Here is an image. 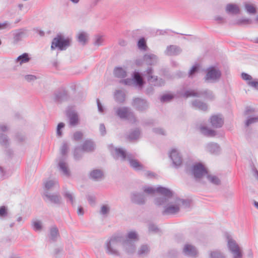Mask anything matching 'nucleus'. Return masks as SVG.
Instances as JSON below:
<instances>
[{"mask_svg":"<svg viewBox=\"0 0 258 258\" xmlns=\"http://www.w3.org/2000/svg\"><path fill=\"white\" fill-rule=\"evenodd\" d=\"M173 194L170 197H158L155 200V204L158 206H163V215H173L179 212L180 207L186 201L179 198L172 199Z\"/></svg>","mask_w":258,"mask_h":258,"instance_id":"obj_1","label":"nucleus"},{"mask_svg":"<svg viewBox=\"0 0 258 258\" xmlns=\"http://www.w3.org/2000/svg\"><path fill=\"white\" fill-rule=\"evenodd\" d=\"M110 152L112 154H115L116 158L120 157L122 160L128 161L131 167L136 170H142L144 169V166L136 159L135 155L128 153L126 154L124 151L120 148H114L112 145L109 147Z\"/></svg>","mask_w":258,"mask_h":258,"instance_id":"obj_2","label":"nucleus"},{"mask_svg":"<svg viewBox=\"0 0 258 258\" xmlns=\"http://www.w3.org/2000/svg\"><path fill=\"white\" fill-rule=\"evenodd\" d=\"M123 239L121 236L115 235L112 236L105 244L106 252L109 254L118 255L119 254V247L122 244Z\"/></svg>","mask_w":258,"mask_h":258,"instance_id":"obj_3","label":"nucleus"},{"mask_svg":"<svg viewBox=\"0 0 258 258\" xmlns=\"http://www.w3.org/2000/svg\"><path fill=\"white\" fill-rule=\"evenodd\" d=\"M225 236L227 242L228 249L232 254V258H242L243 252L242 248L236 241L228 233H226Z\"/></svg>","mask_w":258,"mask_h":258,"instance_id":"obj_4","label":"nucleus"},{"mask_svg":"<svg viewBox=\"0 0 258 258\" xmlns=\"http://www.w3.org/2000/svg\"><path fill=\"white\" fill-rule=\"evenodd\" d=\"M183 96L186 98L189 97H203L204 98L210 100H212L214 98L212 92L208 90L201 91H198L197 90H188L184 93Z\"/></svg>","mask_w":258,"mask_h":258,"instance_id":"obj_5","label":"nucleus"},{"mask_svg":"<svg viewBox=\"0 0 258 258\" xmlns=\"http://www.w3.org/2000/svg\"><path fill=\"white\" fill-rule=\"evenodd\" d=\"M116 115L121 119H126L131 122H135L136 121L135 116L131 109L126 107H120L115 109Z\"/></svg>","mask_w":258,"mask_h":258,"instance_id":"obj_6","label":"nucleus"},{"mask_svg":"<svg viewBox=\"0 0 258 258\" xmlns=\"http://www.w3.org/2000/svg\"><path fill=\"white\" fill-rule=\"evenodd\" d=\"M143 190L145 193L149 195H153L156 191L163 196L170 197L172 195V191L170 189L162 186L155 188L152 186H145L143 187Z\"/></svg>","mask_w":258,"mask_h":258,"instance_id":"obj_7","label":"nucleus"},{"mask_svg":"<svg viewBox=\"0 0 258 258\" xmlns=\"http://www.w3.org/2000/svg\"><path fill=\"white\" fill-rule=\"evenodd\" d=\"M221 76V72L219 69L212 67L207 70V74L205 77V80L210 82H215L218 81Z\"/></svg>","mask_w":258,"mask_h":258,"instance_id":"obj_8","label":"nucleus"},{"mask_svg":"<svg viewBox=\"0 0 258 258\" xmlns=\"http://www.w3.org/2000/svg\"><path fill=\"white\" fill-rule=\"evenodd\" d=\"M207 171L201 163L194 165L192 168V173L197 180H199L204 176L207 175Z\"/></svg>","mask_w":258,"mask_h":258,"instance_id":"obj_9","label":"nucleus"},{"mask_svg":"<svg viewBox=\"0 0 258 258\" xmlns=\"http://www.w3.org/2000/svg\"><path fill=\"white\" fill-rule=\"evenodd\" d=\"M153 69L150 68L144 73L143 75L147 77L149 83L154 86H161L163 85L164 84V81L162 79L158 80L157 76L153 75Z\"/></svg>","mask_w":258,"mask_h":258,"instance_id":"obj_10","label":"nucleus"},{"mask_svg":"<svg viewBox=\"0 0 258 258\" xmlns=\"http://www.w3.org/2000/svg\"><path fill=\"white\" fill-rule=\"evenodd\" d=\"M56 162L58 170L64 174V143L61 145L60 155L56 158Z\"/></svg>","mask_w":258,"mask_h":258,"instance_id":"obj_11","label":"nucleus"},{"mask_svg":"<svg viewBox=\"0 0 258 258\" xmlns=\"http://www.w3.org/2000/svg\"><path fill=\"white\" fill-rule=\"evenodd\" d=\"M132 106L137 110L142 111L148 108V104L146 100L137 98L133 100Z\"/></svg>","mask_w":258,"mask_h":258,"instance_id":"obj_12","label":"nucleus"},{"mask_svg":"<svg viewBox=\"0 0 258 258\" xmlns=\"http://www.w3.org/2000/svg\"><path fill=\"white\" fill-rule=\"evenodd\" d=\"M43 197L44 200H48L54 204H59L61 202V197L58 194H51L45 191H44Z\"/></svg>","mask_w":258,"mask_h":258,"instance_id":"obj_13","label":"nucleus"},{"mask_svg":"<svg viewBox=\"0 0 258 258\" xmlns=\"http://www.w3.org/2000/svg\"><path fill=\"white\" fill-rule=\"evenodd\" d=\"M169 157L175 166H179L181 164L182 157L177 150L172 149L170 153Z\"/></svg>","mask_w":258,"mask_h":258,"instance_id":"obj_14","label":"nucleus"},{"mask_svg":"<svg viewBox=\"0 0 258 258\" xmlns=\"http://www.w3.org/2000/svg\"><path fill=\"white\" fill-rule=\"evenodd\" d=\"M57 48L59 50L64 49V39L58 36L53 38L51 43V49L54 50Z\"/></svg>","mask_w":258,"mask_h":258,"instance_id":"obj_15","label":"nucleus"},{"mask_svg":"<svg viewBox=\"0 0 258 258\" xmlns=\"http://www.w3.org/2000/svg\"><path fill=\"white\" fill-rule=\"evenodd\" d=\"M67 116L69 120L70 125L76 126L79 123V116L75 110L71 109L68 110Z\"/></svg>","mask_w":258,"mask_h":258,"instance_id":"obj_16","label":"nucleus"},{"mask_svg":"<svg viewBox=\"0 0 258 258\" xmlns=\"http://www.w3.org/2000/svg\"><path fill=\"white\" fill-rule=\"evenodd\" d=\"M183 252L184 254L191 257H196L198 254L196 248L194 246L189 244H186L184 245Z\"/></svg>","mask_w":258,"mask_h":258,"instance_id":"obj_17","label":"nucleus"},{"mask_svg":"<svg viewBox=\"0 0 258 258\" xmlns=\"http://www.w3.org/2000/svg\"><path fill=\"white\" fill-rule=\"evenodd\" d=\"M44 191L53 190L55 188L58 187V182L56 179H48L44 181Z\"/></svg>","mask_w":258,"mask_h":258,"instance_id":"obj_18","label":"nucleus"},{"mask_svg":"<svg viewBox=\"0 0 258 258\" xmlns=\"http://www.w3.org/2000/svg\"><path fill=\"white\" fill-rule=\"evenodd\" d=\"M241 78L243 80L247 81V84L249 86L258 90V81L255 80H252V77L245 73L241 74Z\"/></svg>","mask_w":258,"mask_h":258,"instance_id":"obj_19","label":"nucleus"},{"mask_svg":"<svg viewBox=\"0 0 258 258\" xmlns=\"http://www.w3.org/2000/svg\"><path fill=\"white\" fill-rule=\"evenodd\" d=\"M225 11L228 14L237 15L240 12V9L238 5L228 4L225 7Z\"/></svg>","mask_w":258,"mask_h":258,"instance_id":"obj_20","label":"nucleus"},{"mask_svg":"<svg viewBox=\"0 0 258 258\" xmlns=\"http://www.w3.org/2000/svg\"><path fill=\"white\" fill-rule=\"evenodd\" d=\"M181 49L178 46L171 45L168 46L165 51V53L167 55H176L180 53Z\"/></svg>","mask_w":258,"mask_h":258,"instance_id":"obj_21","label":"nucleus"},{"mask_svg":"<svg viewBox=\"0 0 258 258\" xmlns=\"http://www.w3.org/2000/svg\"><path fill=\"white\" fill-rule=\"evenodd\" d=\"M64 97V89L60 88L56 90L53 94V101L56 103H60L63 101Z\"/></svg>","mask_w":258,"mask_h":258,"instance_id":"obj_22","label":"nucleus"},{"mask_svg":"<svg viewBox=\"0 0 258 258\" xmlns=\"http://www.w3.org/2000/svg\"><path fill=\"white\" fill-rule=\"evenodd\" d=\"M210 122L213 127H221L223 124V120L220 115H215L211 116Z\"/></svg>","mask_w":258,"mask_h":258,"instance_id":"obj_23","label":"nucleus"},{"mask_svg":"<svg viewBox=\"0 0 258 258\" xmlns=\"http://www.w3.org/2000/svg\"><path fill=\"white\" fill-rule=\"evenodd\" d=\"M26 31L25 29H19L15 30L13 33L14 42L18 43L22 40V38L26 35Z\"/></svg>","mask_w":258,"mask_h":258,"instance_id":"obj_24","label":"nucleus"},{"mask_svg":"<svg viewBox=\"0 0 258 258\" xmlns=\"http://www.w3.org/2000/svg\"><path fill=\"white\" fill-rule=\"evenodd\" d=\"M122 245L125 251L128 253H132L135 251L136 246L134 241L125 240L122 242Z\"/></svg>","mask_w":258,"mask_h":258,"instance_id":"obj_25","label":"nucleus"},{"mask_svg":"<svg viewBox=\"0 0 258 258\" xmlns=\"http://www.w3.org/2000/svg\"><path fill=\"white\" fill-rule=\"evenodd\" d=\"M131 199L133 202L139 205H142L145 203V197L143 195L141 194H133Z\"/></svg>","mask_w":258,"mask_h":258,"instance_id":"obj_26","label":"nucleus"},{"mask_svg":"<svg viewBox=\"0 0 258 258\" xmlns=\"http://www.w3.org/2000/svg\"><path fill=\"white\" fill-rule=\"evenodd\" d=\"M90 177L94 180H100L103 177V172L100 169H94L90 172Z\"/></svg>","mask_w":258,"mask_h":258,"instance_id":"obj_27","label":"nucleus"},{"mask_svg":"<svg viewBox=\"0 0 258 258\" xmlns=\"http://www.w3.org/2000/svg\"><path fill=\"white\" fill-rule=\"evenodd\" d=\"M144 60L148 65H153L157 61V57L153 54H146L144 56Z\"/></svg>","mask_w":258,"mask_h":258,"instance_id":"obj_28","label":"nucleus"},{"mask_svg":"<svg viewBox=\"0 0 258 258\" xmlns=\"http://www.w3.org/2000/svg\"><path fill=\"white\" fill-rule=\"evenodd\" d=\"M207 150L212 154H218L220 151L219 146L216 143H209L207 145Z\"/></svg>","mask_w":258,"mask_h":258,"instance_id":"obj_29","label":"nucleus"},{"mask_svg":"<svg viewBox=\"0 0 258 258\" xmlns=\"http://www.w3.org/2000/svg\"><path fill=\"white\" fill-rule=\"evenodd\" d=\"M95 144L91 140L85 141L82 145V150L86 152H91L94 150Z\"/></svg>","mask_w":258,"mask_h":258,"instance_id":"obj_30","label":"nucleus"},{"mask_svg":"<svg viewBox=\"0 0 258 258\" xmlns=\"http://www.w3.org/2000/svg\"><path fill=\"white\" fill-rule=\"evenodd\" d=\"M244 8L246 12L249 15H255L256 13V8L254 4L246 3L244 4Z\"/></svg>","mask_w":258,"mask_h":258,"instance_id":"obj_31","label":"nucleus"},{"mask_svg":"<svg viewBox=\"0 0 258 258\" xmlns=\"http://www.w3.org/2000/svg\"><path fill=\"white\" fill-rule=\"evenodd\" d=\"M192 105L195 108L203 111L206 110L208 108V106L206 103H204L198 100L194 101L192 102Z\"/></svg>","mask_w":258,"mask_h":258,"instance_id":"obj_32","label":"nucleus"},{"mask_svg":"<svg viewBox=\"0 0 258 258\" xmlns=\"http://www.w3.org/2000/svg\"><path fill=\"white\" fill-rule=\"evenodd\" d=\"M200 131L204 135L207 137H213L216 135L215 131L209 129L207 127L202 126L200 127Z\"/></svg>","mask_w":258,"mask_h":258,"instance_id":"obj_33","label":"nucleus"},{"mask_svg":"<svg viewBox=\"0 0 258 258\" xmlns=\"http://www.w3.org/2000/svg\"><path fill=\"white\" fill-rule=\"evenodd\" d=\"M88 37V34L86 32H80L78 35V41L81 44L84 45L87 42Z\"/></svg>","mask_w":258,"mask_h":258,"instance_id":"obj_34","label":"nucleus"},{"mask_svg":"<svg viewBox=\"0 0 258 258\" xmlns=\"http://www.w3.org/2000/svg\"><path fill=\"white\" fill-rule=\"evenodd\" d=\"M58 236L59 233L57 228L55 226L51 227L50 229V239L52 241H55L56 240L57 238L58 237Z\"/></svg>","mask_w":258,"mask_h":258,"instance_id":"obj_35","label":"nucleus"},{"mask_svg":"<svg viewBox=\"0 0 258 258\" xmlns=\"http://www.w3.org/2000/svg\"><path fill=\"white\" fill-rule=\"evenodd\" d=\"M30 60L29 54L27 53H24L22 55L19 56L16 61L19 62L20 64L28 62Z\"/></svg>","mask_w":258,"mask_h":258,"instance_id":"obj_36","label":"nucleus"},{"mask_svg":"<svg viewBox=\"0 0 258 258\" xmlns=\"http://www.w3.org/2000/svg\"><path fill=\"white\" fill-rule=\"evenodd\" d=\"M134 80L139 87H142L144 83L142 76L138 72L134 73Z\"/></svg>","mask_w":258,"mask_h":258,"instance_id":"obj_37","label":"nucleus"},{"mask_svg":"<svg viewBox=\"0 0 258 258\" xmlns=\"http://www.w3.org/2000/svg\"><path fill=\"white\" fill-rule=\"evenodd\" d=\"M114 98L116 101L121 103L125 100V94L121 91H117L114 94Z\"/></svg>","mask_w":258,"mask_h":258,"instance_id":"obj_38","label":"nucleus"},{"mask_svg":"<svg viewBox=\"0 0 258 258\" xmlns=\"http://www.w3.org/2000/svg\"><path fill=\"white\" fill-rule=\"evenodd\" d=\"M32 227L35 231H40L42 229L41 221L38 220H33L32 221Z\"/></svg>","mask_w":258,"mask_h":258,"instance_id":"obj_39","label":"nucleus"},{"mask_svg":"<svg viewBox=\"0 0 258 258\" xmlns=\"http://www.w3.org/2000/svg\"><path fill=\"white\" fill-rule=\"evenodd\" d=\"M114 75L118 78H123L126 75V71L121 68H116L114 71Z\"/></svg>","mask_w":258,"mask_h":258,"instance_id":"obj_40","label":"nucleus"},{"mask_svg":"<svg viewBox=\"0 0 258 258\" xmlns=\"http://www.w3.org/2000/svg\"><path fill=\"white\" fill-rule=\"evenodd\" d=\"M252 21L251 19L246 18H242L236 20L235 24L238 25H248L251 24Z\"/></svg>","mask_w":258,"mask_h":258,"instance_id":"obj_41","label":"nucleus"},{"mask_svg":"<svg viewBox=\"0 0 258 258\" xmlns=\"http://www.w3.org/2000/svg\"><path fill=\"white\" fill-rule=\"evenodd\" d=\"M207 179L209 181L214 184L218 185L220 183V180L218 177L215 175H206Z\"/></svg>","mask_w":258,"mask_h":258,"instance_id":"obj_42","label":"nucleus"},{"mask_svg":"<svg viewBox=\"0 0 258 258\" xmlns=\"http://www.w3.org/2000/svg\"><path fill=\"white\" fill-rule=\"evenodd\" d=\"M138 240V235L135 231H131L127 233L126 240H131L135 242Z\"/></svg>","mask_w":258,"mask_h":258,"instance_id":"obj_43","label":"nucleus"},{"mask_svg":"<svg viewBox=\"0 0 258 258\" xmlns=\"http://www.w3.org/2000/svg\"><path fill=\"white\" fill-rule=\"evenodd\" d=\"M210 258H225L224 255L218 250L211 251L210 253Z\"/></svg>","mask_w":258,"mask_h":258,"instance_id":"obj_44","label":"nucleus"},{"mask_svg":"<svg viewBox=\"0 0 258 258\" xmlns=\"http://www.w3.org/2000/svg\"><path fill=\"white\" fill-rule=\"evenodd\" d=\"M140 135V132L138 129L131 132L128 135V139L130 140H134L138 139Z\"/></svg>","mask_w":258,"mask_h":258,"instance_id":"obj_45","label":"nucleus"},{"mask_svg":"<svg viewBox=\"0 0 258 258\" xmlns=\"http://www.w3.org/2000/svg\"><path fill=\"white\" fill-rule=\"evenodd\" d=\"M149 251V247L147 245H143L138 250V254L140 255L147 254Z\"/></svg>","mask_w":258,"mask_h":258,"instance_id":"obj_46","label":"nucleus"},{"mask_svg":"<svg viewBox=\"0 0 258 258\" xmlns=\"http://www.w3.org/2000/svg\"><path fill=\"white\" fill-rule=\"evenodd\" d=\"M64 127V123L63 122H60L58 124L56 127V136L58 138H60L62 136V130Z\"/></svg>","mask_w":258,"mask_h":258,"instance_id":"obj_47","label":"nucleus"},{"mask_svg":"<svg viewBox=\"0 0 258 258\" xmlns=\"http://www.w3.org/2000/svg\"><path fill=\"white\" fill-rule=\"evenodd\" d=\"M9 143L8 137L3 134H0V144L4 146H7Z\"/></svg>","mask_w":258,"mask_h":258,"instance_id":"obj_48","label":"nucleus"},{"mask_svg":"<svg viewBox=\"0 0 258 258\" xmlns=\"http://www.w3.org/2000/svg\"><path fill=\"white\" fill-rule=\"evenodd\" d=\"M104 41L103 36L97 35L94 38V44L96 45H100L102 44Z\"/></svg>","mask_w":258,"mask_h":258,"instance_id":"obj_49","label":"nucleus"},{"mask_svg":"<svg viewBox=\"0 0 258 258\" xmlns=\"http://www.w3.org/2000/svg\"><path fill=\"white\" fill-rule=\"evenodd\" d=\"M110 211V207L107 205H104L101 207L100 213L103 215H107Z\"/></svg>","mask_w":258,"mask_h":258,"instance_id":"obj_50","label":"nucleus"},{"mask_svg":"<svg viewBox=\"0 0 258 258\" xmlns=\"http://www.w3.org/2000/svg\"><path fill=\"white\" fill-rule=\"evenodd\" d=\"M173 96L171 94H164L161 96L160 100L161 102H168L172 99Z\"/></svg>","mask_w":258,"mask_h":258,"instance_id":"obj_51","label":"nucleus"},{"mask_svg":"<svg viewBox=\"0 0 258 258\" xmlns=\"http://www.w3.org/2000/svg\"><path fill=\"white\" fill-rule=\"evenodd\" d=\"M256 122H258V116L250 117L247 119L246 121L245 125L248 126L249 125Z\"/></svg>","mask_w":258,"mask_h":258,"instance_id":"obj_52","label":"nucleus"},{"mask_svg":"<svg viewBox=\"0 0 258 258\" xmlns=\"http://www.w3.org/2000/svg\"><path fill=\"white\" fill-rule=\"evenodd\" d=\"M138 46L140 49L145 50L146 47V41L144 38L140 39L138 41Z\"/></svg>","mask_w":258,"mask_h":258,"instance_id":"obj_53","label":"nucleus"},{"mask_svg":"<svg viewBox=\"0 0 258 258\" xmlns=\"http://www.w3.org/2000/svg\"><path fill=\"white\" fill-rule=\"evenodd\" d=\"M199 66L198 64L194 65L189 72V77H192L199 70Z\"/></svg>","mask_w":258,"mask_h":258,"instance_id":"obj_54","label":"nucleus"},{"mask_svg":"<svg viewBox=\"0 0 258 258\" xmlns=\"http://www.w3.org/2000/svg\"><path fill=\"white\" fill-rule=\"evenodd\" d=\"M66 198H67L68 202H70L72 204H74V197L72 193L66 192Z\"/></svg>","mask_w":258,"mask_h":258,"instance_id":"obj_55","label":"nucleus"},{"mask_svg":"<svg viewBox=\"0 0 258 258\" xmlns=\"http://www.w3.org/2000/svg\"><path fill=\"white\" fill-rule=\"evenodd\" d=\"M25 79L28 82H33L37 79V77L33 75H27L25 76Z\"/></svg>","mask_w":258,"mask_h":258,"instance_id":"obj_56","label":"nucleus"},{"mask_svg":"<svg viewBox=\"0 0 258 258\" xmlns=\"http://www.w3.org/2000/svg\"><path fill=\"white\" fill-rule=\"evenodd\" d=\"M83 134L82 132L78 131L75 132L73 135L74 140L76 141H79L82 139Z\"/></svg>","mask_w":258,"mask_h":258,"instance_id":"obj_57","label":"nucleus"},{"mask_svg":"<svg viewBox=\"0 0 258 258\" xmlns=\"http://www.w3.org/2000/svg\"><path fill=\"white\" fill-rule=\"evenodd\" d=\"M8 214L7 208L3 206L0 207V217H5Z\"/></svg>","mask_w":258,"mask_h":258,"instance_id":"obj_58","label":"nucleus"},{"mask_svg":"<svg viewBox=\"0 0 258 258\" xmlns=\"http://www.w3.org/2000/svg\"><path fill=\"white\" fill-rule=\"evenodd\" d=\"M214 20L215 21H216V22L217 23H219V24H222L225 22V18L223 17L220 16H217L215 17Z\"/></svg>","mask_w":258,"mask_h":258,"instance_id":"obj_59","label":"nucleus"},{"mask_svg":"<svg viewBox=\"0 0 258 258\" xmlns=\"http://www.w3.org/2000/svg\"><path fill=\"white\" fill-rule=\"evenodd\" d=\"M149 230L150 231L156 232L158 231V229L156 225H155L154 224H150L149 225Z\"/></svg>","mask_w":258,"mask_h":258,"instance_id":"obj_60","label":"nucleus"},{"mask_svg":"<svg viewBox=\"0 0 258 258\" xmlns=\"http://www.w3.org/2000/svg\"><path fill=\"white\" fill-rule=\"evenodd\" d=\"M154 133L158 135H165V131L160 128H155L153 130Z\"/></svg>","mask_w":258,"mask_h":258,"instance_id":"obj_61","label":"nucleus"},{"mask_svg":"<svg viewBox=\"0 0 258 258\" xmlns=\"http://www.w3.org/2000/svg\"><path fill=\"white\" fill-rule=\"evenodd\" d=\"M100 132L102 136L106 134L105 127L103 124H101L99 126Z\"/></svg>","mask_w":258,"mask_h":258,"instance_id":"obj_62","label":"nucleus"},{"mask_svg":"<svg viewBox=\"0 0 258 258\" xmlns=\"http://www.w3.org/2000/svg\"><path fill=\"white\" fill-rule=\"evenodd\" d=\"M16 139L19 142H22L25 140V136L21 134H17L16 136Z\"/></svg>","mask_w":258,"mask_h":258,"instance_id":"obj_63","label":"nucleus"},{"mask_svg":"<svg viewBox=\"0 0 258 258\" xmlns=\"http://www.w3.org/2000/svg\"><path fill=\"white\" fill-rule=\"evenodd\" d=\"M97 106L98 110L100 112H103V108L102 106V104L100 102L99 99H97Z\"/></svg>","mask_w":258,"mask_h":258,"instance_id":"obj_64","label":"nucleus"}]
</instances>
